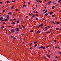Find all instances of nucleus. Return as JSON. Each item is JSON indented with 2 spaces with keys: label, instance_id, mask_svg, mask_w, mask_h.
<instances>
[{
  "label": "nucleus",
  "instance_id": "nucleus-40",
  "mask_svg": "<svg viewBox=\"0 0 61 61\" xmlns=\"http://www.w3.org/2000/svg\"><path fill=\"white\" fill-rule=\"evenodd\" d=\"M38 13V12L37 11H36L35 12L36 14H37Z\"/></svg>",
  "mask_w": 61,
  "mask_h": 61
},
{
  "label": "nucleus",
  "instance_id": "nucleus-35",
  "mask_svg": "<svg viewBox=\"0 0 61 61\" xmlns=\"http://www.w3.org/2000/svg\"><path fill=\"white\" fill-rule=\"evenodd\" d=\"M43 24H41V26H43Z\"/></svg>",
  "mask_w": 61,
  "mask_h": 61
},
{
  "label": "nucleus",
  "instance_id": "nucleus-55",
  "mask_svg": "<svg viewBox=\"0 0 61 61\" xmlns=\"http://www.w3.org/2000/svg\"><path fill=\"white\" fill-rule=\"evenodd\" d=\"M48 28H50V26H48Z\"/></svg>",
  "mask_w": 61,
  "mask_h": 61
},
{
  "label": "nucleus",
  "instance_id": "nucleus-43",
  "mask_svg": "<svg viewBox=\"0 0 61 61\" xmlns=\"http://www.w3.org/2000/svg\"><path fill=\"white\" fill-rule=\"evenodd\" d=\"M43 46H41V47H40V48H43Z\"/></svg>",
  "mask_w": 61,
  "mask_h": 61
},
{
  "label": "nucleus",
  "instance_id": "nucleus-20",
  "mask_svg": "<svg viewBox=\"0 0 61 61\" xmlns=\"http://www.w3.org/2000/svg\"><path fill=\"white\" fill-rule=\"evenodd\" d=\"M37 43V42L36 41L34 43V44H36Z\"/></svg>",
  "mask_w": 61,
  "mask_h": 61
},
{
  "label": "nucleus",
  "instance_id": "nucleus-45",
  "mask_svg": "<svg viewBox=\"0 0 61 61\" xmlns=\"http://www.w3.org/2000/svg\"><path fill=\"white\" fill-rule=\"evenodd\" d=\"M47 56H48V57H50V56L48 55H47Z\"/></svg>",
  "mask_w": 61,
  "mask_h": 61
},
{
  "label": "nucleus",
  "instance_id": "nucleus-62",
  "mask_svg": "<svg viewBox=\"0 0 61 61\" xmlns=\"http://www.w3.org/2000/svg\"><path fill=\"white\" fill-rule=\"evenodd\" d=\"M31 15V14H30V13H29V15Z\"/></svg>",
  "mask_w": 61,
  "mask_h": 61
},
{
  "label": "nucleus",
  "instance_id": "nucleus-61",
  "mask_svg": "<svg viewBox=\"0 0 61 61\" xmlns=\"http://www.w3.org/2000/svg\"><path fill=\"white\" fill-rule=\"evenodd\" d=\"M2 4V2H0V4Z\"/></svg>",
  "mask_w": 61,
  "mask_h": 61
},
{
  "label": "nucleus",
  "instance_id": "nucleus-37",
  "mask_svg": "<svg viewBox=\"0 0 61 61\" xmlns=\"http://www.w3.org/2000/svg\"><path fill=\"white\" fill-rule=\"evenodd\" d=\"M16 12H17V11L18 10L17 9H16Z\"/></svg>",
  "mask_w": 61,
  "mask_h": 61
},
{
  "label": "nucleus",
  "instance_id": "nucleus-26",
  "mask_svg": "<svg viewBox=\"0 0 61 61\" xmlns=\"http://www.w3.org/2000/svg\"><path fill=\"white\" fill-rule=\"evenodd\" d=\"M60 54V55H61V52L60 51H59L58 52Z\"/></svg>",
  "mask_w": 61,
  "mask_h": 61
},
{
  "label": "nucleus",
  "instance_id": "nucleus-51",
  "mask_svg": "<svg viewBox=\"0 0 61 61\" xmlns=\"http://www.w3.org/2000/svg\"><path fill=\"white\" fill-rule=\"evenodd\" d=\"M38 15L37 14H36V16H37Z\"/></svg>",
  "mask_w": 61,
  "mask_h": 61
},
{
  "label": "nucleus",
  "instance_id": "nucleus-12",
  "mask_svg": "<svg viewBox=\"0 0 61 61\" xmlns=\"http://www.w3.org/2000/svg\"><path fill=\"white\" fill-rule=\"evenodd\" d=\"M11 24H13V25H15V23L14 22H13Z\"/></svg>",
  "mask_w": 61,
  "mask_h": 61
},
{
  "label": "nucleus",
  "instance_id": "nucleus-10",
  "mask_svg": "<svg viewBox=\"0 0 61 61\" xmlns=\"http://www.w3.org/2000/svg\"><path fill=\"white\" fill-rule=\"evenodd\" d=\"M37 46V45L36 44L34 46V48H35V47H36V46Z\"/></svg>",
  "mask_w": 61,
  "mask_h": 61
},
{
  "label": "nucleus",
  "instance_id": "nucleus-18",
  "mask_svg": "<svg viewBox=\"0 0 61 61\" xmlns=\"http://www.w3.org/2000/svg\"><path fill=\"white\" fill-rule=\"evenodd\" d=\"M47 12V10H46L44 12V13H46Z\"/></svg>",
  "mask_w": 61,
  "mask_h": 61
},
{
  "label": "nucleus",
  "instance_id": "nucleus-58",
  "mask_svg": "<svg viewBox=\"0 0 61 61\" xmlns=\"http://www.w3.org/2000/svg\"><path fill=\"white\" fill-rule=\"evenodd\" d=\"M48 51L49 52H50V50H48Z\"/></svg>",
  "mask_w": 61,
  "mask_h": 61
},
{
  "label": "nucleus",
  "instance_id": "nucleus-24",
  "mask_svg": "<svg viewBox=\"0 0 61 61\" xmlns=\"http://www.w3.org/2000/svg\"><path fill=\"white\" fill-rule=\"evenodd\" d=\"M42 48L43 49H45V47H43Z\"/></svg>",
  "mask_w": 61,
  "mask_h": 61
},
{
  "label": "nucleus",
  "instance_id": "nucleus-9",
  "mask_svg": "<svg viewBox=\"0 0 61 61\" xmlns=\"http://www.w3.org/2000/svg\"><path fill=\"white\" fill-rule=\"evenodd\" d=\"M55 8V6H53L52 7V9H53Z\"/></svg>",
  "mask_w": 61,
  "mask_h": 61
},
{
  "label": "nucleus",
  "instance_id": "nucleus-41",
  "mask_svg": "<svg viewBox=\"0 0 61 61\" xmlns=\"http://www.w3.org/2000/svg\"><path fill=\"white\" fill-rule=\"evenodd\" d=\"M30 2H29L28 3V4H30Z\"/></svg>",
  "mask_w": 61,
  "mask_h": 61
},
{
  "label": "nucleus",
  "instance_id": "nucleus-22",
  "mask_svg": "<svg viewBox=\"0 0 61 61\" xmlns=\"http://www.w3.org/2000/svg\"><path fill=\"white\" fill-rule=\"evenodd\" d=\"M19 20H18V21H16V22H17V23H19Z\"/></svg>",
  "mask_w": 61,
  "mask_h": 61
},
{
  "label": "nucleus",
  "instance_id": "nucleus-1",
  "mask_svg": "<svg viewBox=\"0 0 61 61\" xmlns=\"http://www.w3.org/2000/svg\"><path fill=\"white\" fill-rule=\"evenodd\" d=\"M41 32V31L40 30H38L36 32V34H39V33H40Z\"/></svg>",
  "mask_w": 61,
  "mask_h": 61
},
{
  "label": "nucleus",
  "instance_id": "nucleus-48",
  "mask_svg": "<svg viewBox=\"0 0 61 61\" xmlns=\"http://www.w3.org/2000/svg\"><path fill=\"white\" fill-rule=\"evenodd\" d=\"M2 27H3V28H5V27H4V26H2Z\"/></svg>",
  "mask_w": 61,
  "mask_h": 61
},
{
  "label": "nucleus",
  "instance_id": "nucleus-4",
  "mask_svg": "<svg viewBox=\"0 0 61 61\" xmlns=\"http://www.w3.org/2000/svg\"><path fill=\"white\" fill-rule=\"evenodd\" d=\"M54 13V12H51L50 13V15H51L52 14H53Z\"/></svg>",
  "mask_w": 61,
  "mask_h": 61
},
{
  "label": "nucleus",
  "instance_id": "nucleus-6",
  "mask_svg": "<svg viewBox=\"0 0 61 61\" xmlns=\"http://www.w3.org/2000/svg\"><path fill=\"white\" fill-rule=\"evenodd\" d=\"M14 32V30L13 29H12L11 30V33H13V32Z\"/></svg>",
  "mask_w": 61,
  "mask_h": 61
},
{
  "label": "nucleus",
  "instance_id": "nucleus-27",
  "mask_svg": "<svg viewBox=\"0 0 61 61\" xmlns=\"http://www.w3.org/2000/svg\"><path fill=\"white\" fill-rule=\"evenodd\" d=\"M13 38L14 39H16V38L15 37H13Z\"/></svg>",
  "mask_w": 61,
  "mask_h": 61
},
{
  "label": "nucleus",
  "instance_id": "nucleus-42",
  "mask_svg": "<svg viewBox=\"0 0 61 61\" xmlns=\"http://www.w3.org/2000/svg\"><path fill=\"white\" fill-rule=\"evenodd\" d=\"M3 12H5V10H3Z\"/></svg>",
  "mask_w": 61,
  "mask_h": 61
},
{
  "label": "nucleus",
  "instance_id": "nucleus-50",
  "mask_svg": "<svg viewBox=\"0 0 61 61\" xmlns=\"http://www.w3.org/2000/svg\"><path fill=\"white\" fill-rule=\"evenodd\" d=\"M9 27H11V26H9Z\"/></svg>",
  "mask_w": 61,
  "mask_h": 61
},
{
  "label": "nucleus",
  "instance_id": "nucleus-56",
  "mask_svg": "<svg viewBox=\"0 0 61 61\" xmlns=\"http://www.w3.org/2000/svg\"><path fill=\"white\" fill-rule=\"evenodd\" d=\"M32 48H30V49H32Z\"/></svg>",
  "mask_w": 61,
  "mask_h": 61
},
{
  "label": "nucleus",
  "instance_id": "nucleus-59",
  "mask_svg": "<svg viewBox=\"0 0 61 61\" xmlns=\"http://www.w3.org/2000/svg\"><path fill=\"white\" fill-rule=\"evenodd\" d=\"M11 37L12 38H13V36H11Z\"/></svg>",
  "mask_w": 61,
  "mask_h": 61
},
{
  "label": "nucleus",
  "instance_id": "nucleus-13",
  "mask_svg": "<svg viewBox=\"0 0 61 61\" xmlns=\"http://www.w3.org/2000/svg\"><path fill=\"white\" fill-rule=\"evenodd\" d=\"M61 2V0H59L58 2L59 3H60V2Z\"/></svg>",
  "mask_w": 61,
  "mask_h": 61
},
{
  "label": "nucleus",
  "instance_id": "nucleus-53",
  "mask_svg": "<svg viewBox=\"0 0 61 61\" xmlns=\"http://www.w3.org/2000/svg\"><path fill=\"white\" fill-rule=\"evenodd\" d=\"M10 21H12V19H10Z\"/></svg>",
  "mask_w": 61,
  "mask_h": 61
},
{
  "label": "nucleus",
  "instance_id": "nucleus-7",
  "mask_svg": "<svg viewBox=\"0 0 61 61\" xmlns=\"http://www.w3.org/2000/svg\"><path fill=\"white\" fill-rule=\"evenodd\" d=\"M56 16V15H53L51 16L52 17H55Z\"/></svg>",
  "mask_w": 61,
  "mask_h": 61
},
{
  "label": "nucleus",
  "instance_id": "nucleus-34",
  "mask_svg": "<svg viewBox=\"0 0 61 61\" xmlns=\"http://www.w3.org/2000/svg\"><path fill=\"white\" fill-rule=\"evenodd\" d=\"M56 24H59V22H57Z\"/></svg>",
  "mask_w": 61,
  "mask_h": 61
},
{
  "label": "nucleus",
  "instance_id": "nucleus-5",
  "mask_svg": "<svg viewBox=\"0 0 61 61\" xmlns=\"http://www.w3.org/2000/svg\"><path fill=\"white\" fill-rule=\"evenodd\" d=\"M51 32V31H48L46 32L47 34H48V33H50Z\"/></svg>",
  "mask_w": 61,
  "mask_h": 61
},
{
  "label": "nucleus",
  "instance_id": "nucleus-44",
  "mask_svg": "<svg viewBox=\"0 0 61 61\" xmlns=\"http://www.w3.org/2000/svg\"><path fill=\"white\" fill-rule=\"evenodd\" d=\"M45 28H46V29H47V27H45Z\"/></svg>",
  "mask_w": 61,
  "mask_h": 61
},
{
  "label": "nucleus",
  "instance_id": "nucleus-16",
  "mask_svg": "<svg viewBox=\"0 0 61 61\" xmlns=\"http://www.w3.org/2000/svg\"><path fill=\"white\" fill-rule=\"evenodd\" d=\"M50 46H48L46 47V48H48V47H49Z\"/></svg>",
  "mask_w": 61,
  "mask_h": 61
},
{
  "label": "nucleus",
  "instance_id": "nucleus-49",
  "mask_svg": "<svg viewBox=\"0 0 61 61\" xmlns=\"http://www.w3.org/2000/svg\"><path fill=\"white\" fill-rule=\"evenodd\" d=\"M56 42V40H55L54 41V42Z\"/></svg>",
  "mask_w": 61,
  "mask_h": 61
},
{
  "label": "nucleus",
  "instance_id": "nucleus-8",
  "mask_svg": "<svg viewBox=\"0 0 61 61\" xmlns=\"http://www.w3.org/2000/svg\"><path fill=\"white\" fill-rule=\"evenodd\" d=\"M52 2L51 1H49L47 4L48 5H49V4H50V3H51V2Z\"/></svg>",
  "mask_w": 61,
  "mask_h": 61
},
{
  "label": "nucleus",
  "instance_id": "nucleus-21",
  "mask_svg": "<svg viewBox=\"0 0 61 61\" xmlns=\"http://www.w3.org/2000/svg\"><path fill=\"white\" fill-rule=\"evenodd\" d=\"M48 13L46 14H45V15H46H46H48Z\"/></svg>",
  "mask_w": 61,
  "mask_h": 61
},
{
  "label": "nucleus",
  "instance_id": "nucleus-3",
  "mask_svg": "<svg viewBox=\"0 0 61 61\" xmlns=\"http://www.w3.org/2000/svg\"><path fill=\"white\" fill-rule=\"evenodd\" d=\"M6 17L7 18V19H8V20H9V16L8 15Z\"/></svg>",
  "mask_w": 61,
  "mask_h": 61
},
{
  "label": "nucleus",
  "instance_id": "nucleus-54",
  "mask_svg": "<svg viewBox=\"0 0 61 61\" xmlns=\"http://www.w3.org/2000/svg\"><path fill=\"white\" fill-rule=\"evenodd\" d=\"M32 43H31L30 44V45H31V46H32Z\"/></svg>",
  "mask_w": 61,
  "mask_h": 61
},
{
  "label": "nucleus",
  "instance_id": "nucleus-19",
  "mask_svg": "<svg viewBox=\"0 0 61 61\" xmlns=\"http://www.w3.org/2000/svg\"><path fill=\"white\" fill-rule=\"evenodd\" d=\"M26 5H23V7H26Z\"/></svg>",
  "mask_w": 61,
  "mask_h": 61
},
{
  "label": "nucleus",
  "instance_id": "nucleus-14",
  "mask_svg": "<svg viewBox=\"0 0 61 61\" xmlns=\"http://www.w3.org/2000/svg\"><path fill=\"white\" fill-rule=\"evenodd\" d=\"M14 5L11 8V9H13L14 8Z\"/></svg>",
  "mask_w": 61,
  "mask_h": 61
},
{
  "label": "nucleus",
  "instance_id": "nucleus-11",
  "mask_svg": "<svg viewBox=\"0 0 61 61\" xmlns=\"http://www.w3.org/2000/svg\"><path fill=\"white\" fill-rule=\"evenodd\" d=\"M5 21H8V19H5Z\"/></svg>",
  "mask_w": 61,
  "mask_h": 61
},
{
  "label": "nucleus",
  "instance_id": "nucleus-39",
  "mask_svg": "<svg viewBox=\"0 0 61 61\" xmlns=\"http://www.w3.org/2000/svg\"><path fill=\"white\" fill-rule=\"evenodd\" d=\"M58 5H59V4H56V6H58Z\"/></svg>",
  "mask_w": 61,
  "mask_h": 61
},
{
  "label": "nucleus",
  "instance_id": "nucleus-52",
  "mask_svg": "<svg viewBox=\"0 0 61 61\" xmlns=\"http://www.w3.org/2000/svg\"><path fill=\"white\" fill-rule=\"evenodd\" d=\"M22 27L23 28H25V27H24V26H23Z\"/></svg>",
  "mask_w": 61,
  "mask_h": 61
},
{
  "label": "nucleus",
  "instance_id": "nucleus-64",
  "mask_svg": "<svg viewBox=\"0 0 61 61\" xmlns=\"http://www.w3.org/2000/svg\"><path fill=\"white\" fill-rule=\"evenodd\" d=\"M52 23H53V24H54V21H52Z\"/></svg>",
  "mask_w": 61,
  "mask_h": 61
},
{
  "label": "nucleus",
  "instance_id": "nucleus-30",
  "mask_svg": "<svg viewBox=\"0 0 61 61\" xmlns=\"http://www.w3.org/2000/svg\"><path fill=\"white\" fill-rule=\"evenodd\" d=\"M30 32H33V30H31L30 31Z\"/></svg>",
  "mask_w": 61,
  "mask_h": 61
},
{
  "label": "nucleus",
  "instance_id": "nucleus-46",
  "mask_svg": "<svg viewBox=\"0 0 61 61\" xmlns=\"http://www.w3.org/2000/svg\"><path fill=\"white\" fill-rule=\"evenodd\" d=\"M57 48L59 49H60V48H59V47H57Z\"/></svg>",
  "mask_w": 61,
  "mask_h": 61
},
{
  "label": "nucleus",
  "instance_id": "nucleus-36",
  "mask_svg": "<svg viewBox=\"0 0 61 61\" xmlns=\"http://www.w3.org/2000/svg\"><path fill=\"white\" fill-rule=\"evenodd\" d=\"M0 20H1V19H2V17H1L0 18Z\"/></svg>",
  "mask_w": 61,
  "mask_h": 61
},
{
  "label": "nucleus",
  "instance_id": "nucleus-2",
  "mask_svg": "<svg viewBox=\"0 0 61 61\" xmlns=\"http://www.w3.org/2000/svg\"><path fill=\"white\" fill-rule=\"evenodd\" d=\"M19 29V28H16V31L17 32L19 31V30L18 29Z\"/></svg>",
  "mask_w": 61,
  "mask_h": 61
},
{
  "label": "nucleus",
  "instance_id": "nucleus-47",
  "mask_svg": "<svg viewBox=\"0 0 61 61\" xmlns=\"http://www.w3.org/2000/svg\"><path fill=\"white\" fill-rule=\"evenodd\" d=\"M56 58H58V57H57V56H56Z\"/></svg>",
  "mask_w": 61,
  "mask_h": 61
},
{
  "label": "nucleus",
  "instance_id": "nucleus-38",
  "mask_svg": "<svg viewBox=\"0 0 61 61\" xmlns=\"http://www.w3.org/2000/svg\"><path fill=\"white\" fill-rule=\"evenodd\" d=\"M12 3H14V2H15V1H12Z\"/></svg>",
  "mask_w": 61,
  "mask_h": 61
},
{
  "label": "nucleus",
  "instance_id": "nucleus-17",
  "mask_svg": "<svg viewBox=\"0 0 61 61\" xmlns=\"http://www.w3.org/2000/svg\"><path fill=\"white\" fill-rule=\"evenodd\" d=\"M59 28H58L56 29V30H59Z\"/></svg>",
  "mask_w": 61,
  "mask_h": 61
},
{
  "label": "nucleus",
  "instance_id": "nucleus-23",
  "mask_svg": "<svg viewBox=\"0 0 61 61\" xmlns=\"http://www.w3.org/2000/svg\"><path fill=\"white\" fill-rule=\"evenodd\" d=\"M21 35L22 36H24V35H25V34H21Z\"/></svg>",
  "mask_w": 61,
  "mask_h": 61
},
{
  "label": "nucleus",
  "instance_id": "nucleus-31",
  "mask_svg": "<svg viewBox=\"0 0 61 61\" xmlns=\"http://www.w3.org/2000/svg\"><path fill=\"white\" fill-rule=\"evenodd\" d=\"M7 3H9H9H10V2H9V1H7Z\"/></svg>",
  "mask_w": 61,
  "mask_h": 61
},
{
  "label": "nucleus",
  "instance_id": "nucleus-33",
  "mask_svg": "<svg viewBox=\"0 0 61 61\" xmlns=\"http://www.w3.org/2000/svg\"><path fill=\"white\" fill-rule=\"evenodd\" d=\"M39 2L40 3H42V1H39Z\"/></svg>",
  "mask_w": 61,
  "mask_h": 61
},
{
  "label": "nucleus",
  "instance_id": "nucleus-15",
  "mask_svg": "<svg viewBox=\"0 0 61 61\" xmlns=\"http://www.w3.org/2000/svg\"><path fill=\"white\" fill-rule=\"evenodd\" d=\"M8 14L9 15H11V14H12V13L11 12H9L8 13Z\"/></svg>",
  "mask_w": 61,
  "mask_h": 61
},
{
  "label": "nucleus",
  "instance_id": "nucleus-25",
  "mask_svg": "<svg viewBox=\"0 0 61 61\" xmlns=\"http://www.w3.org/2000/svg\"><path fill=\"white\" fill-rule=\"evenodd\" d=\"M35 16L34 15H33L32 16V17L33 18V17H34Z\"/></svg>",
  "mask_w": 61,
  "mask_h": 61
},
{
  "label": "nucleus",
  "instance_id": "nucleus-32",
  "mask_svg": "<svg viewBox=\"0 0 61 61\" xmlns=\"http://www.w3.org/2000/svg\"><path fill=\"white\" fill-rule=\"evenodd\" d=\"M36 18V20H38V18Z\"/></svg>",
  "mask_w": 61,
  "mask_h": 61
},
{
  "label": "nucleus",
  "instance_id": "nucleus-29",
  "mask_svg": "<svg viewBox=\"0 0 61 61\" xmlns=\"http://www.w3.org/2000/svg\"><path fill=\"white\" fill-rule=\"evenodd\" d=\"M46 9H44V10H42V11L43 12H44V11H46Z\"/></svg>",
  "mask_w": 61,
  "mask_h": 61
},
{
  "label": "nucleus",
  "instance_id": "nucleus-57",
  "mask_svg": "<svg viewBox=\"0 0 61 61\" xmlns=\"http://www.w3.org/2000/svg\"><path fill=\"white\" fill-rule=\"evenodd\" d=\"M3 24H5V22H3Z\"/></svg>",
  "mask_w": 61,
  "mask_h": 61
},
{
  "label": "nucleus",
  "instance_id": "nucleus-28",
  "mask_svg": "<svg viewBox=\"0 0 61 61\" xmlns=\"http://www.w3.org/2000/svg\"><path fill=\"white\" fill-rule=\"evenodd\" d=\"M40 26H41V25H40L39 26H38L37 27L38 28H39V27Z\"/></svg>",
  "mask_w": 61,
  "mask_h": 61
},
{
  "label": "nucleus",
  "instance_id": "nucleus-63",
  "mask_svg": "<svg viewBox=\"0 0 61 61\" xmlns=\"http://www.w3.org/2000/svg\"><path fill=\"white\" fill-rule=\"evenodd\" d=\"M14 20H16V19H14Z\"/></svg>",
  "mask_w": 61,
  "mask_h": 61
},
{
  "label": "nucleus",
  "instance_id": "nucleus-60",
  "mask_svg": "<svg viewBox=\"0 0 61 61\" xmlns=\"http://www.w3.org/2000/svg\"><path fill=\"white\" fill-rule=\"evenodd\" d=\"M28 17V16H26V18H27Z\"/></svg>",
  "mask_w": 61,
  "mask_h": 61
}]
</instances>
